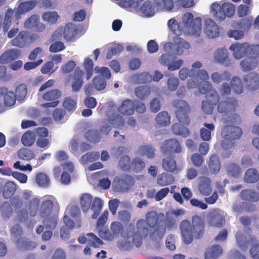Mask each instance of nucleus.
<instances>
[{"instance_id":"nucleus-1","label":"nucleus","mask_w":259,"mask_h":259,"mask_svg":"<svg viewBox=\"0 0 259 259\" xmlns=\"http://www.w3.org/2000/svg\"><path fill=\"white\" fill-rule=\"evenodd\" d=\"M146 221L150 228L149 236L152 240L162 239L166 232V228L171 229L176 226L177 221L175 218L165 217L162 213H157L155 211H148L146 213Z\"/></svg>"},{"instance_id":"nucleus-2","label":"nucleus","mask_w":259,"mask_h":259,"mask_svg":"<svg viewBox=\"0 0 259 259\" xmlns=\"http://www.w3.org/2000/svg\"><path fill=\"white\" fill-rule=\"evenodd\" d=\"M180 230L183 241L185 244H190L193 240L201 238L204 233L205 221L198 215L192 217L191 222L188 220H182L180 224Z\"/></svg>"},{"instance_id":"nucleus-3","label":"nucleus","mask_w":259,"mask_h":259,"mask_svg":"<svg viewBox=\"0 0 259 259\" xmlns=\"http://www.w3.org/2000/svg\"><path fill=\"white\" fill-rule=\"evenodd\" d=\"M172 105L176 109L175 114L179 123L174 124L171 131L175 135L187 137L189 135L190 132L184 125H187L190 123L189 114L191 107L186 101L180 99L174 100Z\"/></svg>"},{"instance_id":"nucleus-4","label":"nucleus","mask_w":259,"mask_h":259,"mask_svg":"<svg viewBox=\"0 0 259 259\" xmlns=\"http://www.w3.org/2000/svg\"><path fill=\"white\" fill-rule=\"evenodd\" d=\"M130 229V225L124 231V227L121 223L118 221L113 222L110 225V230L106 229L99 230V235L105 240H112L115 237L120 235L125 240L121 241L118 243V247L123 250H130L132 246V242L128 241V238L132 235Z\"/></svg>"},{"instance_id":"nucleus-5","label":"nucleus","mask_w":259,"mask_h":259,"mask_svg":"<svg viewBox=\"0 0 259 259\" xmlns=\"http://www.w3.org/2000/svg\"><path fill=\"white\" fill-rule=\"evenodd\" d=\"M55 81L54 79H49L44 83L39 89V93L41 94V99L46 103L41 104V107L44 108H55L59 104V99L62 96V92L59 89H52L48 90L44 93L43 91L47 89L53 87Z\"/></svg>"},{"instance_id":"nucleus-6","label":"nucleus","mask_w":259,"mask_h":259,"mask_svg":"<svg viewBox=\"0 0 259 259\" xmlns=\"http://www.w3.org/2000/svg\"><path fill=\"white\" fill-rule=\"evenodd\" d=\"M36 4V2L35 1H27L21 3L15 12L11 9H8L5 14V18L3 19V21L4 32H7L9 29L14 15H15L16 19L18 20L20 18L21 15L32 10L34 8Z\"/></svg>"},{"instance_id":"nucleus-7","label":"nucleus","mask_w":259,"mask_h":259,"mask_svg":"<svg viewBox=\"0 0 259 259\" xmlns=\"http://www.w3.org/2000/svg\"><path fill=\"white\" fill-rule=\"evenodd\" d=\"M80 205L84 212H87L90 208L93 211L92 218L97 219L99 216L102 208L103 201L99 197L93 199V196L89 193H83L80 197Z\"/></svg>"},{"instance_id":"nucleus-8","label":"nucleus","mask_w":259,"mask_h":259,"mask_svg":"<svg viewBox=\"0 0 259 259\" xmlns=\"http://www.w3.org/2000/svg\"><path fill=\"white\" fill-rule=\"evenodd\" d=\"M237 107V100L234 97H228L219 103L217 111L220 113L225 114L231 121L236 122L240 119L239 115L235 113Z\"/></svg>"},{"instance_id":"nucleus-9","label":"nucleus","mask_w":259,"mask_h":259,"mask_svg":"<svg viewBox=\"0 0 259 259\" xmlns=\"http://www.w3.org/2000/svg\"><path fill=\"white\" fill-rule=\"evenodd\" d=\"M241 129L236 126L225 125L222 130L223 140L221 146L223 149L231 148L234 145V141L239 139L242 136Z\"/></svg>"},{"instance_id":"nucleus-10","label":"nucleus","mask_w":259,"mask_h":259,"mask_svg":"<svg viewBox=\"0 0 259 259\" xmlns=\"http://www.w3.org/2000/svg\"><path fill=\"white\" fill-rule=\"evenodd\" d=\"M234 6L229 3H224L222 5L218 3H213L211 6V12L217 21L221 22L226 17H231L235 14Z\"/></svg>"},{"instance_id":"nucleus-11","label":"nucleus","mask_w":259,"mask_h":259,"mask_svg":"<svg viewBox=\"0 0 259 259\" xmlns=\"http://www.w3.org/2000/svg\"><path fill=\"white\" fill-rule=\"evenodd\" d=\"M229 49L233 52V56L236 59L246 57L251 54L252 52L256 54L259 53L258 45H251L248 42L233 44L230 46Z\"/></svg>"},{"instance_id":"nucleus-12","label":"nucleus","mask_w":259,"mask_h":259,"mask_svg":"<svg viewBox=\"0 0 259 259\" xmlns=\"http://www.w3.org/2000/svg\"><path fill=\"white\" fill-rule=\"evenodd\" d=\"M146 220L141 219L137 223V232H135V227L133 225H130V229L132 235L128 238V239L132 238V242L137 247H140L142 244V236H146L150 232Z\"/></svg>"},{"instance_id":"nucleus-13","label":"nucleus","mask_w":259,"mask_h":259,"mask_svg":"<svg viewBox=\"0 0 259 259\" xmlns=\"http://www.w3.org/2000/svg\"><path fill=\"white\" fill-rule=\"evenodd\" d=\"M182 22L192 35L199 36L201 32V19L200 17L193 18L191 13H185L182 17Z\"/></svg>"},{"instance_id":"nucleus-14","label":"nucleus","mask_w":259,"mask_h":259,"mask_svg":"<svg viewBox=\"0 0 259 259\" xmlns=\"http://www.w3.org/2000/svg\"><path fill=\"white\" fill-rule=\"evenodd\" d=\"M207 223L212 227H221L225 223L224 212L219 208H213L207 215Z\"/></svg>"},{"instance_id":"nucleus-15","label":"nucleus","mask_w":259,"mask_h":259,"mask_svg":"<svg viewBox=\"0 0 259 259\" xmlns=\"http://www.w3.org/2000/svg\"><path fill=\"white\" fill-rule=\"evenodd\" d=\"M134 179L130 175L122 176L120 178H116L113 184L117 191L124 192L128 190L134 184Z\"/></svg>"},{"instance_id":"nucleus-16","label":"nucleus","mask_w":259,"mask_h":259,"mask_svg":"<svg viewBox=\"0 0 259 259\" xmlns=\"http://www.w3.org/2000/svg\"><path fill=\"white\" fill-rule=\"evenodd\" d=\"M163 153L166 155L169 153H180L182 151L181 146L179 141L175 139H169L165 140L161 146Z\"/></svg>"},{"instance_id":"nucleus-17","label":"nucleus","mask_w":259,"mask_h":259,"mask_svg":"<svg viewBox=\"0 0 259 259\" xmlns=\"http://www.w3.org/2000/svg\"><path fill=\"white\" fill-rule=\"evenodd\" d=\"M258 61L259 53L256 54L252 52L251 54L240 61V65L242 70L248 71L254 69L257 65Z\"/></svg>"},{"instance_id":"nucleus-18","label":"nucleus","mask_w":259,"mask_h":259,"mask_svg":"<svg viewBox=\"0 0 259 259\" xmlns=\"http://www.w3.org/2000/svg\"><path fill=\"white\" fill-rule=\"evenodd\" d=\"M205 32L209 38H215L220 35L219 26L216 23L211 19H207L205 22Z\"/></svg>"},{"instance_id":"nucleus-19","label":"nucleus","mask_w":259,"mask_h":259,"mask_svg":"<svg viewBox=\"0 0 259 259\" xmlns=\"http://www.w3.org/2000/svg\"><path fill=\"white\" fill-rule=\"evenodd\" d=\"M21 52L17 49H10L4 52L0 56V63L7 64L17 59Z\"/></svg>"},{"instance_id":"nucleus-20","label":"nucleus","mask_w":259,"mask_h":259,"mask_svg":"<svg viewBox=\"0 0 259 259\" xmlns=\"http://www.w3.org/2000/svg\"><path fill=\"white\" fill-rule=\"evenodd\" d=\"M88 238L85 236H80L78 238V241L83 244L88 242V244L90 246L95 248H98L103 244V241L99 237L93 233H89L87 234Z\"/></svg>"},{"instance_id":"nucleus-21","label":"nucleus","mask_w":259,"mask_h":259,"mask_svg":"<svg viewBox=\"0 0 259 259\" xmlns=\"http://www.w3.org/2000/svg\"><path fill=\"white\" fill-rule=\"evenodd\" d=\"M244 81L248 89L254 91L259 88V76L257 73L250 72L244 77Z\"/></svg>"},{"instance_id":"nucleus-22","label":"nucleus","mask_w":259,"mask_h":259,"mask_svg":"<svg viewBox=\"0 0 259 259\" xmlns=\"http://www.w3.org/2000/svg\"><path fill=\"white\" fill-rule=\"evenodd\" d=\"M118 111L122 114L131 115L135 111L134 101L127 99L122 101L118 108Z\"/></svg>"},{"instance_id":"nucleus-23","label":"nucleus","mask_w":259,"mask_h":259,"mask_svg":"<svg viewBox=\"0 0 259 259\" xmlns=\"http://www.w3.org/2000/svg\"><path fill=\"white\" fill-rule=\"evenodd\" d=\"M214 59L218 63L225 66H228L230 64L228 51L224 48H219L214 52Z\"/></svg>"},{"instance_id":"nucleus-24","label":"nucleus","mask_w":259,"mask_h":259,"mask_svg":"<svg viewBox=\"0 0 259 259\" xmlns=\"http://www.w3.org/2000/svg\"><path fill=\"white\" fill-rule=\"evenodd\" d=\"M198 189L202 195L208 196L210 195L212 192L210 180L207 177H200Z\"/></svg>"},{"instance_id":"nucleus-25","label":"nucleus","mask_w":259,"mask_h":259,"mask_svg":"<svg viewBox=\"0 0 259 259\" xmlns=\"http://www.w3.org/2000/svg\"><path fill=\"white\" fill-rule=\"evenodd\" d=\"M78 32V30L74 24L67 23L63 31L64 38L67 41L74 40Z\"/></svg>"},{"instance_id":"nucleus-26","label":"nucleus","mask_w":259,"mask_h":259,"mask_svg":"<svg viewBox=\"0 0 259 259\" xmlns=\"http://www.w3.org/2000/svg\"><path fill=\"white\" fill-rule=\"evenodd\" d=\"M136 11L145 16L150 17L155 14V6L153 5L151 2L146 1L143 2Z\"/></svg>"},{"instance_id":"nucleus-27","label":"nucleus","mask_w":259,"mask_h":259,"mask_svg":"<svg viewBox=\"0 0 259 259\" xmlns=\"http://www.w3.org/2000/svg\"><path fill=\"white\" fill-rule=\"evenodd\" d=\"M28 39V33L25 31H21L17 36L11 41V44L13 46L18 48H23L25 46Z\"/></svg>"},{"instance_id":"nucleus-28","label":"nucleus","mask_w":259,"mask_h":259,"mask_svg":"<svg viewBox=\"0 0 259 259\" xmlns=\"http://www.w3.org/2000/svg\"><path fill=\"white\" fill-rule=\"evenodd\" d=\"M54 202L52 200L46 199L42 201L40 205L39 215L41 218L49 217L52 213Z\"/></svg>"},{"instance_id":"nucleus-29","label":"nucleus","mask_w":259,"mask_h":259,"mask_svg":"<svg viewBox=\"0 0 259 259\" xmlns=\"http://www.w3.org/2000/svg\"><path fill=\"white\" fill-rule=\"evenodd\" d=\"M241 198L249 202H255L259 200V193L253 190H243L240 194Z\"/></svg>"},{"instance_id":"nucleus-30","label":"nucleus","mask_w":259,"mask_h":259,"mask_svg":"<svg viewBox=\"0 0 259 259\" xmlns=\"http://www.w3.org/2000/svg\"><path fill=\"white\" fill-rule=\"evenodd\" d=\"M83 73L80 70L76 69L74 72L73 81L72 83V89L73 92H78L81 89L83 81L82 79Z\"/></svg>"},{"instance_id":"nucleus-31","label":"nucleus","mask_w":259,"mask_h":259,"mask_svg":"<svg viewBox=\"0 0 259 259\" xmlns=\"http://www.w3.org/2000/svg\"><path fill=\"white\" fill-rule=\"evenodd\" d=\"M204 127L200 130V137L204 141H209L211 139V133L215 129L214 124L205 122L203 124Z\"/></svg>"},{"instance_id":"nucleus-32","label":"nucleus","mask_w":259,"mask_h":259,"mask_svg":"<svg viewBox=\"0 0 259 259\" xmlns=\"http://www.w3.org/2000/svg\"><path fill=\"white\" fill-rule=\"evenodd\" d=\"M0 88L6 89V91L4 92L1 96V97L4 96L5 105L8 107L13 106L16 103L17 99L15 93L12 91H8L6 87H0Z\"/></svg>"},{"instance_id":"nucleus-33","label":"nucleus","mask_w":259,"mask_h":259,"mask_svg":"<svg viewBox=\"0 0 259 259\" xmlns=\"http://www.w3.org/2000/svg\"><path fill=\"white\" fill-rule=\"evenodd\" d=\"M151 92V88L146 85H140L135 89V95L141 100L147 99L150 96Z\"/></svg>"},{"instance_id":"nucleus-34","label":"nucleus","mask_w":259,"mask_h":259,"mask_svg":"<svg viewBox=\"0 0 259 259\" xmlns=\"http://www.w3.org/2000/svg\"><path fill=\"white\" fill-rule=\"evenodd\" d=\"M163 168L167 171L172 172L177 169V163L174 157L170 154L163 158L162 161Z\"/></svg>"},{"instance_id":"nucleus-35","label":"nucleus","mask_w":259,"mask_h":259,"mask_svg":"<svg viewBox=\"0 0 259 259\" xmlns=\"http://www.w3.org/2000/svg\"><path fill=\"white\" fill-rule=\"evenodd\" d=\"M208 168L213 174L218 173L221 168V163L219 156L215 154L211 155L209 159Z\"/></svg>"},{"instance_id":"nucleus-36","label":"nucleus","mask_w":259,"mask_h":259,"mask_svg":"<svg viewBox=\"0 0 259 259\" xmlns=\"http://www.w3.org/2000/svg\"><path fill=\"white\" fill-rule=\"evenodd\" d=\"M17 189L16 185L11 181L7 182L3 189V196L6 199L11 198Z\"/></svg>"},{"instance_id":"nucleus-37","label":"nucleus","mask_w":259,"mask_h":259,"mask_svg":"<svg viewBox=\"0 0 259 259\" xmlns=\"http://www.w3.org/2000/svg\"><path fill=\"white\" fill-rule=\"evenodd\" d=\"M222 249L219 245H214L207 249L205 253V259H217L222 253Z\"/></svg>"},{"instance_id":"nucleus-38","label":"nucleus","mask_w":259,"mask_h":259,"mask_svg":"<svg viewBox=\"0 0 259 259\" xmlns=\"http://www.w3.org/2000/svg\"><path fill=\"white\" fill-rule=\"evenodd\" d=\"M174 178L171 174L163 172L160 174L157 178V183L158 185L163 187L173 183Z\"/></svg>"},{"instance_id":"nucleus-39","label":"nucleus","mask_w":259,"mask_h":259,"mask_svg":"<svg viewBox=\"0 0 259 259\" xmlns=\"http://www.w3.org/2000/svg\"><path fill=\"white\" fill-rule=\"evenodd\" d=\"M23 233L22 228L19 224H15L11 228L10 234L15 244H19V240L23 238Z\"/></svg>"},{"instance_id":"nucleus-40","label":"nucleus","mask_w":259,"mask_h":259,"mask_svg":"<svg viewBox=\"0 0 259 259\" xmlns=\"http://www.w3.org/2000/svg\"><path fill=\"white\" fill-rule=\"evenodd\" d=\"M244 181L248 183H254L259 180V174L254 168H249L245 172Z\"/></svg>"},{"instance_id":"nucleus-41","label":"nucleus","mask_w":259,"mask_h":259,"mask_svg":"<svg viewBox=\"0 0 259 259\" xmlns=\"http://www.w3.org/2000/svg\"><path fill=\"white\" fill-rule=\"evenodd\" d=\"M40 203V199L36 197L32 198L29 202L27 208L31 217H35L37 214Z\"/></svg>"},{"instance_id":"nucleus-42","label":"nucleus","mask_w":259,"mask_h":259,"mask_svg":"<svg viewBox=\"0 0 259 259\" xmlns=\"http://www.w3.org/2000/svg\"><path fill=\"white\" fill-rule=\"evenodd\" d=\"M35 140L34 133L31 131L25 132L22 136L21 142L25 146H31Z\"/></svg>"},{"instance_id":"nucleus-43","label":"nucleus","mask_w":259,"mask_h":259,"mask_svg":"<svg viewBox=\"0 0 259 259\" xmlns=\"http://www.w3.org/2000/svg\"><path fill=\"white\" fill-rule=\"evenodd\" d=\"M155 152V149L150 145H143L139 148V152L142 155H146L148 158H154Z\"/></svg>"},{"instance_id":"nucleus-44","label":"nucleus","mask_w":259,"mask_h":259,"mask_svg":"<svg viewBox=\"0 0 259 259\" xmlns=\"http://www.w3.org/2000/svg\"><path fill=\"white\" fill-rule=\"evenodd\" d=\"M145 161L140 157H136L132 159L131 169L135 172L142 171L145 167Z\"/></svg>"},{"instance_id":"nucleus-45","label":"nucleus","mask_w":259,"mask_h":259,"mask_svg":"<svg viewBox=\"0 0 259 259\" xmlns=\"http://www.w3.org/2000/svg\"><path fill=\"white\" fill-rule=\"evenodd\" d=\"M85 137L87 140L93 143L99 142L101 139V133L98 130H90L85 133Z\"/></svg>"},{"instance_id":"nucleus-46","label":"nucleus","mask_w":259,"mask_h":259,"mask_svg":"<svg viewBox=\"0 0 259 259\" xmlns=\"http://www.w3.org/2000/svg\"><path fill=\"white\" fill-rule=\"evenodd\" d=\"M2 217L5 220L9 219L13 214V210L11 204L7 201L4 202L0 207Z\"/></svg>"},{"instance_id":"nucleus-47","label":"nucleus","mask_w":259,"mask_h":259,"mask_svg":"<svg viewBox=\"0 0 259 259\" xmlns=\"http://www.w3.org/2000/svg\"><path fill=\"white\" fill-rule=\"evenodd\" d=\"M231 85L234 92L237 94H240L243 92V83L241 79L237 76L233 77L231 79Z\"/></svg>"},{"instance_id":"nucleus-48","label":"nucleus","mask_w":259,"mask_h":259,"mask_svg":"<svg viewBox=\"0 0 259 259\" xmlns=\"http://www.w3.org/2000/svg\"><path fill=\"white\" fill-rule=\"evenodd\" d=\"M227 175L233 177H238L241 174V168L239 165L230 163L226 166Z\"/></svg>"},{"instance_id":"nucleus-49","label":"nucleus","mask_w":259,"mask_h":259,"mask_svg":"<svg viewBox=\"0 0 259 259\" xmlns=\"http://www.w3.org/2000/svg\"><path fill=\"white\" fill-rule=\"evenodd\" d=\"M155 120L157 124L166 126L170 123V118L167 112L162 111L157 114Z\"/></svg>"},{"instance_id":"nucleus-50","label":"nucleus","mask_w":259,"mask_h":259,"mask_svg":"<svg viewBox=\"0 0 259 259\" xmlns=\"http://www.w3.org/2000/svg\"><path fill=\"white\" fill-rule=\"evenodd\" d=\"M18 248L23 250H32L36 246L35 242L23 238L19 240V244H15Z\"/></svg>"},{"instance_id":"nucleus-51","label":"nucleus","mask_w":259,"mask_h":259,"mask_svg":"<svg viewBox=\"0 0 259 259\" xmlns=\"http://www.w3.org/2000/svg\"><path fill=\"white\" fill-rule=\"evenodd\" d=\"M252 20L247 18H242L238 22H235L233 23V26L235 28L241 29L245 31H248L251 25Z\"/></svg>"},{"instance_id":"nucleus-52","label":"nucleus","mask_w":259,"mask_h":259,"mask_svg":"<svg viewBox=\"0 0 259 259\" xmlns=\"http://www.w3.org/2000/svg\"><path fill=\"white\" fill-rule=\"evenodd\" d=\"M36 183L40 187H48L50 184V179L45 173H38L35 178Z\"/></svg>"},{"instance_id":"nucleus-53","label":"nucleus","mask_w":259,"mask_h":259,"mask_svg":"<svg viewBox=\"0 0 259 259\" xmlns=\"http://www.w3.org/2000/svg\"><path fill=\"white\" fill-rule=\"evenodd\" d=\"M99 157V152H88L82 156L81 160L83 164H87L98 160Z\"/></svg>"},{"instance_id":"nucleus-54","label":"nucleus","mask_w":259,"mask_h":259,"mask_svg":"<svg viewBox=\"0 0 259 259\" xmlns=\"http://www.w3.org/2000/svg\"><path fill=\"white\" fill-rule=\"evenodd\" d=\"M93 84L96 90L102 91L106 88L107 82L106 79L101 75H97L93 78Z\"/></svg>"},{"instance_id":"nucleus-55","label":"nucleus","mask_w":259,"mask_h":259,"mask_svg":"<svg viewBox=\"0 0 259 259\" xmlns=\"http://www.w3.org/2000/svg\"><path fill=\"white\" fill-rule=\"evenodd\" d=\"M18 155L19 158L25 160H29L34 157L33 151L26 148L20 149L18 152Z\"/></svg>"},{"instance_id":"nucleus-56","label":"nucleus","mask_w":259,"mask_h":259,"mask_svg":"<svg viewBox=\"0 0 259 259\" xmlns=\"http://www.w3.org/2000/svg\"><path fill=\"white\" fill-rule=\"evenodd\" d=\"M156 6L170 11L174 8L173 0H154Z\"/></svg>"},{"instance_id":"nucleus-57","label":"nucleus","mask_w":259,"mask_h":259,"mask_svg":"<svg viewBox=\"0 0 259 259\" xmlns=\"http://www.w3.org/2000/svg\"><path fill=\"white\" fill-rule=\"evenodd\" d=\"M206 99L214 106L218 105L220 101V96L217 91L213 89L206 94Z\"/></svg>"},{"instance_id":"nucleus-58","label":"nucleus","mask_w":259,"mask_h":259,"mask_svg":"<svg viewBox=\"0 0 259 259\" xmlns=\"http://www.w3.org/2000/svg\"><path fill=\"white\" fill-rule=\"evenodd\" d=\"M144 0H122L121 6L124 8H132L137 10Z\"/></svg>"},{"instance_id":"nucleus-59","label":"nucleus","mask_w":259,"mask_h":259,"mask_svg":"<svg viewBox=\"0 0 259 259\" xmlns=\"http://www.w3.org/2000/svg\"><path fill=\"white\" fill-rule=\"evenodd\" d=\"M131 163L130 157L126 155L121 156L119 160L118 165L119 167L124 171H128L131 168Z\"/></svg>"},{"instance_id":"nucleus-60","label":"nucleus","mask_w":259,"mask_h":259,"mask_svg":"<svg viewBox=\"0 0 259 259\" xmlns=\"http://www.w3.org/2000/svg\"><path fill=\"white\" fill-rule=\"evenodd\" d=\"M27 93L26 85L24 83H21L17 86L15 95L17 99L19 100H23Z\"/></svg>"},{"instance_id":"nucleus-61","label":"nucleus","mask_w":259,"mask_h":259,"mask_svg":"<svg viewBox=\"0 0 259 259\" xmlns=\"http://www.w3.org/2000/svg\"><path fill=\"white\" fill-rule=\"evenodd\" d=\"M223 76L225 77V79L227 80H229L231 77L230 74L227 71H224L223 75L218 72H214L211 74V77L214 83L218 84L223 80Z\"/></svg>"},{"instance_id":"nucleus-62","label":"nucleus","mask_w":259,"mask_h":259,"mask_svg":"<svg viewBox=\"0 0 259 259\" xmlns=\"http://www.w3.org/2000/svg\"><path fill=\"white\" fill-rule=\"evenodd\" d=\"M59 16L56 12H47L42 15V18L45 21L50 23H55Z\"/></svg>"},{"instance_id":"nucleus-63","label":"nucleus","mask_w":259,"mask_h":259,"mask_svg":"<svg viewBox=\"0 0 259 259\" xmlns=\"http://www.w3.org/2000/svg\"><path fill=\"white\" fill-rule=\"evenodd\" d=\"M199 91L200 93L202 94H208L211 90H213L212 89V85L210 82L208 80H205L204 81H201L200 83H198Z\"/></svg>"},{"instance_id":"nucleus-64","label":"nucleus","mask_w":259,"mask_h":259,"mask_svg":"<svg viewBox=\"0 0 259 259\" xmlns=\"http://www.w3.org/2000/svg\"><path fill=\"white\" fill-rule=\"evenodd\" d=\"M58 68V67H54L53 61L47 62L41 67V72L44 74L54 73Z\"/></svg>"}]
</instances>
